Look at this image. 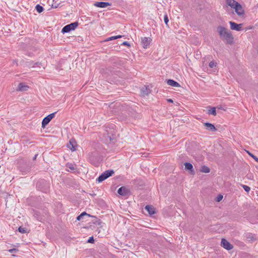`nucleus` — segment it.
Instances as JSON below:
<instances>
[{"instance_id": "ddd939ff", "label": "nucleus", "mask_w": 258, "mask_h": 258, "mask_svg": "<svg viewBox=\"0 0 258 258\" xmlns=\"http://www.w3.org/2000/svg\"><path fill=\"white\" fill-rule=\"evenodd\" d=\"M151 93V90L147 86H144L141 90V94L142 96H148Z\"/></svg>"}, {"instance_id": "72a5a7b5", "label": "nucleus", "mask_w": 258, "mask_h": 258, "mask_svg": "<svg viewBox=\"0 0 258 258\" xmlns=\"http://www.w3.org/2000/svg\"><path fill=\"white\" fill-rule=\"evenodd\" d=\"M249 155L251 156L256 162H258V158L256 157V156H255L254 155H253V154L250 153H248Z\"/></svg>"}, {"instance_id": "aec40b11", "label": "nucleus", "mask_w": 258, "mask_h": 258, "mask_svg": "<svg viewBox=\"0 0 258 258\" xmlns=\"http://www.w3.org/2000/svg\"><path fill=\"white\" fill-rule=\"evenodd\" d=\"M245 237L249 241H253L255 239L254 235L250 233H246L245 234Z\"/></svg>"}, {"instance_id": "423d86ee", "label": "nucleus", "mask_w": 258, "mask_h": 258, "mask_svg": "<svg viewBox=\"0 0 258 258\" xmlns=\"http://www.w3.org/2000/svg\"><path fill=\"white\" fill-rule=\"evenodd\" d=\"M233 9H235V11L237 15L241 16L244 14V11L239 3H237L235 7H233Z\"/></svg>"}, {"instance_id": "5701e85b", "label": "nucleus", "mask_w": 258, "mask_h": 258, "mask_svg": "<svg viewBox=\"0 0 258 258\" xmlns=\"http://www.w3.org/2000/svg\"><path fill=\"white\" fill-rule=\"evenodd\" d=\"M208 113L209 114H212V115L215 116L217 114L216 108L215 107H210V109H209L208 111Z\"/></svg>"}, {"instance_id": "2f4dec72", "label": "nucleus", "mask_w": 258, "mask_h": 258, "mask_svg": "<svg viewBox=\"0 0 258 258\" xmlns=\"http://www.w3.org/2000/svg\"><path fill=\"white\" fill-rule=\"evenodd\" d=\"M222 198H223V196L221 195H219L218 196V197H217V200L216 201L217 202H220V201L222 200Z\"/></svg>"}, {"instance_id": "1a4fd4ad", "label": "nucleus", "mask_w": 258, "mask_h": 258, "mask_svg": "<svg viewBox=\"0 0 258 258\" xmlns=\"http://www.w3.org/2000/svg\"><path fill=\"white\" fill-rule=\"evenodd\" d=\"M94 5L99 8H106L108 6H110L111 4L108 2H97L94 4Z\"/></svg>"}, {"instance_id": "f257e3e1", "label": "nucleus", "mask_w": 258, "mask_h": 258, "mask_svg": "<svg viewBox=\"0 0 258 258\" xmlns=\"http://www.w3.org/2000/svg\"><path fill=\"white\" fill-rule=\"evenodd\" d=\"M217 29L220 38L226 44L232 45L234 43V37L231 32L222 26L217 27Z\"/></svg>"}, {"instance_id": "393cba45", "label": "nucleus", "mask_w": 258, "mask_h": 258, "mask_svg": "<svg viewBox=\"0 0 258 258\" xmlns=\"http://www.w3.org/2000/svg\"><path fill=\"white\" fill-rule=\"evenodd\" d=\"M35 9L37 12L39 13H41L44 11L43 7L39 4L36 6Z\"/></svg>"}, {"instance_id": "4be33fe9", "label": "nucleus", "mask_w": 258, "mask_h": 258, "mask_svg": "<svg viewBox=\"0 0 258 258\" xmlns=\"http://www.w3.org/2000/svg\"><path fill=\"white\" fill-rule=\"evenodd\" d=\"M200 171L202 172L208 173L210 172V169L208 167L204 165L201 167Z\"/></svg>"}, {"instance_id": "e433bc0d", "label": "nucleus", "mask_w": 258, "mask_h": 258, "mask_svg": "<svg viewBox=\"0 0 258 258\" xmlns=\"http://www.w3.org/2000/svg\"><path fill=\"white\" fill-rule=\"evenodd\" d=\"M209 64H210V65L217 64V62H215L214 60H212L209 62Z\"/></svg>"}, {"instance_id": "c85d7f7f", "label": "nucleus", "mask_w": 258, "mask_h": 258, "mask_svg": "<svg viewBox=\"0 0 258 258\" xmlns=\"http://www.w3.org/2000/svg\"><path fill=\"white\" fill-rule=\"evenodd\" d=\"M10 253H16L19 251L17 248H12L8 250Z\"/></svg>"}, {"instance_id": "79ce46f5", "label": "nucleus", "mask_w": 258, "mask_h": 258, "mask_svg": "<svg viewBox=\"0 0 258 258\" xmlns=\"http://www.w3.org/2000/svg\"><path fill=\"white\" fill-rule=\"evenodd\" d=\"M12 256H15V255H14V254H12Z\"/></svg>"}, {"instance_id": "20e7f679", "label": "nucleus", "mask_w": 258, "mask_h": 258, "mask_svg": "<svg viewBox=\"0 0 258 258\" xmlns=\"http://www.w3.org/2000/svg\"><path fill=\"white\" fill-rule=\"evenodd\" d=\"M78 146L76 140L74 138L70 139L69 143L67 144V147L72 151H75L77 150Z\"/></svg>"}, {"instance_id": "ea45409f", "label": "nucleus", "mask_w": 258, "mask_h": 258, "mask_svg": "<svg viewBox=\"0 0 258 258\" xmlns=\"http://www.w3.org/2000/svg\"><path fill=\"white\" fill-rule=\"evenodd\" d=\"M37 154H36L34 157H33V160H35L36 159V157H37Z\"/></svg>"}, {"instance_id": "6ab92c4d", "label": "nucleus", "mask_w": 258, "mask_h": 258, "mask_svg": "<svg viewBox=\"0 0 258 258\" xmlns=\"http://www.w3.org/2000/svg\"><path fill=\"white\" fill-rule=\"evenodd\" d=\"M107 177H106V176L105 175V174L103 172L98 178L97 179H96V181H98V182H101L103 181H104V180H105L106 179H107Z\"/></svg>"}, {"instance_id": "dca6fc26", "label": "nucleus", "mask_w": 258, "mask_h": 258, "mask_svg": "<svg viewBox=\"0 0 258 258\" xmlns=\"http://www.w3.org/2000/svg\"><path fill=\"white\" fill-rule=\"evenodd\" d=\"M226 3L228 6L233 9V7H235L237 3H238L235 0H226Z\"/></svg>"}, {"instance_id": "cd10ccee", "label": "nucleus", "mask_w": 258, "mask_h": 258, "mask_svg": "<svg viewBox=\"0 0 258 258\" xmlns=\"http://www.w3.org/2000/svg\"><path fill=\"white\" fill-rule=\"evenodd\" d=\"M18 230L20 233H25L26 232V229L24 228H23L21 226L19 227Z\"/></svg>"}, {"instance_id": "b1692460", "label": "nucleus", "mask_w": 258, "mask_h": 258, "mask_svg": "<svg viewBox=\"0 0 258 258\" xmlns=\"http://www.w3.org/2000/svg\"><path fill=\"white\" fill-rule=\"evenodd\" d=\"M88 216V217H91V215H89V214H88L87 213H86L85 212H84L83 213H82L79 216H78L77 217V220H78V221H80L81 219H82L83 218L84 216Z\"/></svg>"}, {"instance_id": "f8f14e48", "label": "nucleus", "mask_w": 258, "mask_h": 258, "mask_svg": "<svg viewBox=\"0 0 258 258\" xmlns=\"http://www.w3.org/2000/svg\"><path fill=\"white\" fill-rule=\"evenodd\" d=\"M204 125L206 127V129L209 131H217L215 125L209 122L204 123Z\"/></svg>"}, {"instance_id": "a211bd4d", "label": "nucleus", "mask_w": 258, "mask_h": 258, "mask_svg": "<svg viewBox=\"0 0 258 258\" xmlns=\"http://www.w3.org/2000/svg\"><path fill=\"white\" fill-rule=\"evenodd\" d=\"M123 36H122V35H117V36L109 37L106 38V39H105L104 40V41L107 42V41H111V40H115V39H116L118 38H120L122 37Z\"/></svg>"}, {"instance_id": "bb28decb", "label": "nucleus", "mask_w": 258, "mask_h": 258, "mask_svg": "<svg viewBox=\"0 0 258 258\" xmlns=\"http://www.w3.org/2000/svg\"><path fill=\"white\" fill-rule=\"evenodd\" d=\"M164 22L167 26H168V23L169 22L168 17L167 14L165 15L164 16Z\"/></svg>"}, {"instance_id": "c9c22d12", "label": "nucleus", "mask_w": 258, "mask_h": 258, "mask_svg": "<svg viewBox=\"0 0 258 258\" xmlns=\"http://www.w3.org/2000/svg\"><path fill=\"white\" fill-rule=\"evenodd\" d=\"M202 69L204 71H208V66H202Z\"/></svg>"}, {"instance_id": "9b49d317", "label": "nucleus", "mask_w": 258, "mask_h": 258, "mask_svg": "<svg viewBox=\"0 0 258 258\" xmlns=\"http://www.w3.org/2000/svg\"><path fill=\"white\" fill-rule=\"evenodd\" d=\"M29 88V86L24 83H19L16 90L18 91H27Z\"/></svg>"}, {"instance_id": "4c0bfd02", "label": "nucleus", "mask_w": 258, "mask_h": 258, "mask_svg": "<svg viewBox=\"0 0 258 258\" xmlns=\"http://www.w3.org/2000/svg\"><path fill=\"white\" fill-rule=\"evenodd\" d=\"M58 4H57V5H55L54 4H53L52 5V6H51V7H52V8H57V7H58Z\"/></svg>"}, {"instance_id": "c756f323", "label": "nucleus", "mask_w": 258, "mask_h": 258, "mask_svg": "<svg viewBox=\"0 0 258 258\" xmlns=\"http://www.w3.org/2000/svg\"><path fill=\"white\" fill-rule=\"evenodd\" d=\"M217 66H208V71H207V72H208L209 73H211V72H212V69L214 68V67H216Z\"/></svg>"}, {"instance_id": "39448f33", "label": "nucleus", "mask_w": 258, "mask_h": 258, "mask_svg": "<svg viewBox=\"0 0 258 258\" xmlns=\"http://www.w3.org/2000/svg\"><path fill=\"white\" fill-rule=\"evenodd\" d=\"M229 24L232 30L240 31L242 30L243 24H237L234 22L230 21Z\"/></svg>"}, {"instance_id": "2eb2a0df", "label": "nucleus", "mask_w": 258, "mask_h": 258, "mask_svg": "<svg viewBox=\"0 0 258 258\" xmlns=\"http://www.w3.org/2000/svg\"><path fill=\"white\" fill-rule=\"evenodd\" d=\"M145 209L148 211L149 214L151 215H153L155 213V209L152 206L147 205L145 207Z\"/></svg>"}, {"instance_id": "f03ea898", "label": "nucleus", "mask_w": 258, "mask_h": 258, "mask_svg": "<svg viewBox=\"0 0 258 258\" xmlns=\"http://www.w3.org/2000/svg\"><path fill=\"white\" fill-rule=\"evenodd\" d=\"M79 25L78 22H75L70 24L67 25L61 29V33L64 34L70 32L72 30H74Z\"/></svg>"}, {"instance_id": "0eeeda50", "label": "nucleus", "mask_w": 258, "mask_h": 258, "mask_svg": "<svg viewBox=\"0 0 258 258\" xmlns=\"http://www.w3.org/2000/svg\"><path fill=\"white\" fill-rule=\"evenodd\" d=\"M117 192L119 195L122 196H128L130 194L129 189L124 186H121L117 190Z\"/></svg>"}, {"instance_id": "a19ab883", "label": "nucleus", "mask_w": 258, "mask_h": 258, "mask_svg": "<svg viewBox=\"0 0 258 258\" xmlns=\"http://www.w3.org/2000/svg\"><path fill=\"white\" fill-rule=\"evenodd\" d=\"M34 64L37 65V64H38V62H35Z\"/></svg>"}, {"instance_id": "4468645a", "label": "nucleus", "mask_w": 258, "mask_h": 258, "mask_svg": "<svg viewBox=\"0 0 258 258\" xmlns=\"http://www.w3.org/2000/svg\"><path fill=\"white\" fill-rule=\"evenodd\" d=\"M166 81H167V84L169 86H171L172 87H178L180 86L178 82H177L176 81H175L173 80L168 79V80H167Z\"/></svg>"}, {"instance_id": "f704fd0d", "label": "nucleus", "mask_w": 258, "mask_h": 258, "mask_svg": "<svg viewBox=\"0 0 258 258\" xmlns=\"http://www.w3.org/2000/svg\"><path fill=\"white\" fill-rule=\"evenodd\" d=\"M67 167L69 168L71 170H74L76 169V168L73 165H68Z\"/></svg>"}, {"instance_id": "7ed1b4c3", "label": "nucleus", "mask_w": 258, "mask_h": 258, "mask_svg": "<svg viewBox=\"0 0 258 258\" xmlns=\"http://www.w3.org/2000/svg\"><path fill=\"white\" fill-rule=\"evenodd\" d=\"M56 113V112H54L51 114H49L47 116L45 117L42 121V127L45 128L46 125L49 123V122L51 121V120L54 118L55 114Z\"/></svg>"}, {"instance_id": "7c9ffc66", "label": "nucleus", "mask_w": 258, "mask_h": 258, "mask_svg": "<svg viewBox=\"0 0 258 258\" xmlns=\"http://www.w3.org/2000/svg\"><path fill=\"white\" fill-rule=\"evenodd\" d=\"M87 242L88 243H93L94 242V239L93 238V237H91L89 238Z\"/></svg>"}, {"instance_id": "a878e982", "label": "nucleus", "mask_w": 258, "mask_h": 258, "mask_svg": "<svg viewBox=\"0 0 258 258\" xmlns=\"http://www.w3.org/2000/svg\"><path fill=\"white\" fill-rule=\"evenodd\" d=\"M242 187L246 192H249L250 190V187L246 185H242Z\"/></svg>"}, {"instance_id": "58836bf2", "label": "nucleus", "mask_w": 258, "mask_h": 258, "mask_svg": "<svg viewBox=\"0 0 258 258\" xmlns=\"http://www.w3.org/2000/svg\"><path fill=\"white\" fill-rule=\"evenodd\" d=\"M167 101L169 102H171V103H172L173 102V100L171 99H167Z\"/></svg>"}, {"instance_id": "412c9836", "label": "nucleus", "mask_w": 258, "mask_h": 258, "mask_svg": "<svg viewBox=\"0 0 258 258\" xmlns=\"http://www.w3.org/2000/svg\"><path fill=\"white\" fill-rule=\"evenodd\" d=\"M103 173L105 174V175L106 176V177L107 178H108V177L111 176L113 174V173H114V171L113 170L111 169V170H106Z\"/></svg>"}, {"instance_id": "f3484780", "label": "nucleus", "mask_w": 258, "mask_h": 258, "mask_svg": "<svg viewBox=\"0 0 258 258\" xmlns=\"http://www.w3.org/2000/svg\"><path fill=\"white\" fill-rule=\"evenodd\" d=\"M184 166H185V169L186 170H188L190 171L191 172L194 171V169H193V166L190 163L185 162L184 163Z\"/></svg>"}, {"instance_id": "473e14b6", "label": "nucleus", "mask_w": 258, "mask_h": 258, "mask_svg": "<svg viewBox=\"0 0 258 258\" xmlns=\"http://www.w3.org/2000/svg\"><path fill=\"white\" fill-rule=\"evenodd\" d=\"M121 45H126V46H127L128 47H130L131 46V44H130L129 42H128L127 41H124L123 42H122Z\"/></svg>"}, {"instance_id": "6e6552de", "label": "nucleus", "mask_w": 258, "mask_h": 258, "mask_svg": "<svg viewBox=\"0 0 258 258\" xmlns=\"http://www.w3.org/2000/svg\"><path fill=\"white\" fill-rule=\"evenodd\" d=\"M221 246L227 250H231L233 247V245L224 238L222 239Z\"/></svg>"}, {"instance_id": "9d476101", "label": "nucleus", "mask_w": 258, "mask_h": 258, "mask_svg": "<svg viewBox=\"0 0 258 258\" xmlns=\"http://www.w3.org/2000/svg\"><path fill=\"white\" fill-rule=\"evenodd\" d=\"M151 39L148 37H144L142 38V43L144 48H147L149 45Z\"/></svg>"}]
</instances>
